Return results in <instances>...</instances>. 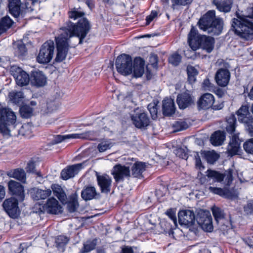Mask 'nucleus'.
Instances as JSON below:
<instances>
[{
  "mask_svg": "<svg viewBox=\"0 0 253 253\" xmlns=\"http://www.w3.org/2000/svg\"><path fill=\"white\" fill-rule=\"evenodd\" d=\"M84 12L76 8L69 12L70 18L76 19L81 18L77 24L69 21L58 30V36L55 38L57 48L56 62L63 61L67 56L69 47H74L79 43L81 44L83 40L90 29V25L87 19L82 17Z\"/></svg>",
  "mask_w": 253,
  "mask_h": 253,
  "instance_id": "1",
  "label": "nucleus"
},
{
  "mask_svg": "<svg viewBox=\"0 0 253 253\" xmlns=\"http://www.w3.org/2000/svg\"><path fill=\"white\" fill-rule=\"evenodd\" d=\"M248 15L238 16L233 18L232 26L235 33L242 39L250 40L253 39V4L247 9Z\"/></svg>",
  "mask_w": 253,
  "mask_h": 253,
  "instance_id": "2",
  "label": "nucleus"
},
{
  "mask_svg": "<svg viewBox=\"0 0 253 253\" xmlns=\"http://www.w3.org/2000/svg\"><path fill=\"white\" fill-rule=\"evenodd\" d=\"M200 29L212 35H220L223 28V20L215 16L214 10H210L204 14L199 20Z\"/></svg>",
  "mask_w": 253,
  "mask_h": 253,
  "instance_id": "3",
  "label": "nucleus"
},
{
  "mask_svg": "<svg viewBox=\"0 0 253 253\" xmlns=\"http://www.w3.org/2000/svg\"><path fill=\"white\" fill-rule=\"evenodd\" d=\"M188 42L193 50L201 48L208 53H210L214 48L215 41L211 37L198 35L196 30L192 28L188 34Z\"/></svg>",
  "mask_w": 253,
  "mask_h": 253,
  "instance_id": "4",
  "label": "nucleus"
},
{
  "mask_svg": "<svg viewBox=\"0 0 253 253\" xmlns=\"http://www.w3.org/2000/svg\"><path fill=\"white\" fill-rule=\"evenodd\" d=\"M16 121L14 113L9 109L3 108L0 104V132L3 135H10V132L16 126Z\"/></svg>",
  "mask_w": 253,
  "mask_h": 253,
  "instance_id": "5",
  "label": "nucleus"
},
{
  "mask_svg": "<svg viewBox=\"0 0 253 253\" xmlns=\"http://www.w3.org/2000/svg\"><path fill=\"white\" fill-rule=\"evenodd\" d=\"M53 41L49 40L44 42L41 47L37 60L39 63L46 64L53 58L54 51Z\"/></svg>",
  "mask_w": 253,
  "mask_h": 253,
  "instance_id": "6",
  "label": "nucleus"
},
{
  "mask_svg": "<svg viewBox=\"0 0 253 253\" xmlns=\"http://www.w3.org/2000/svg\"><path fill=\"white\" fill-rule=\"evenodd\" d=\"M117 71L123 75H128L132 72V60L131 57L124 54L119 56L116 61Z\"/></svg>",
  "mask_w": 253,
  "mask_h": 253,
  "instance_id": "7",
  "label": "nucleus"
},
{
  "mask_svg": "<svg viewBox=\"0 0 253 253\" xmlns=\"http://www.w3.org/2000/svg\"><path fill=\"white\" fill-rule=\"evenodd\" d=\"M11 74L15 80L16 84L20 86H26L30 82V76L22 68L13 65L10 68Z\"/></svg>",
  "mask_w": 253,
  "mask_h": 253,
  "instance_id": "8",
  "label": "nucleus"
},
{
  "mask_svg": "<svg viewBox=\"0 0 253 253\" xmlns=\"http://www.w3.org/2000/svg\"><path fill=\"white\" fill-rule=\"evenodd\" d=\"M19 200L15 197H10L5 199L3 203L2 207L6 213L11 218H15L20 213L18 207Z\"/></svg>",
  "mask_w": 253,
  "mask_h": 253,
  "instance_id": "9",
  "label": "nucleus"
},
{
  "mask_svg": "<svg viewBox=\"0 0 253 253\" xmlns=\"http://www.w3.org/2000/svg\"><path fill=\"white\" fill-rule=\"evenodd\" d=\"M133 125L138 128H145L149 125L150 119L147 114L138 109L134 110L131 116Z\"/></svg>",
  "mask_w": 253,
  "mask_h": 253,
  "instance_id": "10",
  "label": "nucleus"
},
{
  "mask_svg": "<svg viewBox=\"0 0 253 253\" xmlns=\"http://www.w3.org/2000/svg\"><path fill=\"white\" fill-rule=\"evenodd\" d=\"M207 175L210 178L215 179L218 182L224 180V184L229 186L233 181V170L228 169L224 174L218 171L209 169L206 171Z\"/></svg>",
  "mask_w": 253,
  "mask_h": 253,
  "instance_id": "11",
  "label": "nucleus"
},
{
  "mask_svg": "<svg viewBox=\"0 0 253 253\" xmlns=\"http://www.w3.org/2000/svg\"><path fill=\"white\" fill-rule=\"evenodd\" d=\"M178 221L181 225L190 227L194 225L196 216L191 210H182L178 212Z\"/></svg>",
  "mask_w": 253,
  "mask_h": 253,
  "instance_id": "12",
  "label": "nucleus"
},
{
  "mask_svg": "<svg viewBox=\"0 0 253 253\" xmlns=\"http://www.w3.org/2000/svg\"><path fill=\"white\" fill-rule=\"evenodd\" d=\"M8 189L11 194L14 196L19 201H23L25 198L23 186L19 182L10 180L8 184Z\"/></svg>",
  "mask_w": 253,
  "mask_h": 253,
  "instance_id": "13",
  "label": "nucleus"
},
{
  "mask_svg": "<svg viewBox=\"0 0 253 253\" xmlns=\"http://www.w3.org/2000/svg\"><path fill=\"white\" fill-rule=\"evenodd\" d=\"M31 85L36 87L44 86L47 83L45 75L41 71L36 70L32 71L30 75Z\"/></svg>",
  "mask_w": 253,
  "mask_h": 253,
  "instance_id": "14",
  "label": "nucleus"
},
{
  "mask_svg": "<svg viewBox=\"0 0 253 253\" xmlns=\"http://www.w3.org/2000/svg\"><path fill=\"white\" fill-rule=\"evenodd\" d=\"M112 174L117 182L123 181L125 178L128 177L130 175L129 168L120 165H116L113 168Z\"/></svg>",
  "mask_w": 253,
  "mask_h": 253,
  "instance_id": "15",
  "label": "nucleus"
},
{
  "mask_svg": "<svg viewBox=\"0 0 253 253\" xmlns=\"http://www.w3.org/2000/svg\"><path fill=\"white\" fill-rule=\"evenodd\" d=\"M96 175L98 185L100 188L101 192H109L112 184L111 178L107 174L99 175L98 173H96Z\"/></svg>",
  "mask_w": 253,
  "mask_h": 253,
  "instance_id": "16",
  "label": "nucleus"
},
{
  "mask_svg": "<svg viewBox=\"0 0 253 253\" xmlns=\"http://www.w3.org/2000/svg\"><path fill=\"white\" fill-rule=\"evenodd\" d=\"M230 76V74L228 70L221 68L217 71L215 80L218 85L225 86L229 83Z\"/></svg>",
  "mask_w": 253,
  "mask_h": 253,
  "instance_id": "17",
  "label": "nucleus"
},
{
  "mask_svg": "<svg viewBox=\"0 0 253 253\" xmlns=\"http://www.w3.org/2000/svg\"><path fill=\"white\" fill-rule=\"evenodd\" d=\"M82 168V164L74 165L63 169L61 172V177L64 180H67L77 174Z\"/></svg>",
  "mask_w": 253,
  "mask_h": 253,
  "instance_id": "18",
  "label": "nucleus"
},
{
  "mask_svg": "<svg viewBox=\"0 0 253 253\" xmlns=\"http://www.w3.org/2000/svg\"><path fill=\"white\" fill-rule=\"evenodd\" d=\"M241 142L238 134H234L232 135L227 147V152L229 155L233 156L238 154L240 149Z\"/></svg>",
  "mask_w": 253,
  "mask_h": 253,
  "instance_id": "19",
  "label": "nucleus"
},
{
  "mask_svg": "<svg viewBox=\"0 0 253 253\" xmlns=\"http://www.w3.org/2000/svg\"><path fill=\"white\" fill-rule=\"evenodd\" d=\"M43 208L47 212L52 214L58 213L61 211L62 209L58 201L54 198L48 199Z\"/></svg>",
  "mask_w": 253,
  "mask_h": 253,
  "instance_id": "20",
  "label": "nucleus"
},
{
  "mask_svg": "<svg viewBox=\"0 0 253 253\" xmlns=\"http://www.w3.org/2000/svg\"><path fill=\"white\" fill-rule=\"evenodd\" d=\"M238 121L244 124L248 123L253 117L250 115L249 107L247 105H242L237 111Z\"/></svg>",
  "mask_w": 253,
  "mask_h": 253,
  "instance_id": "21",
  "label": "nucleus"
},
{
  "mask_svg": "<svg viewBox=\"0 0 253 253\" xmlns=\"http://www.w3.org/2000/svg\"><path fill=\"white\" fill-rule=\"evenodd\" d=\"M214 102L213 95L207 93L203 95L198 101V106L201 109H208L211 108Z\"/></svg>",
  "mask_w": 253,
  "mask_h": 253,
  "instance_id": "22",
  "label": "nucleus"
},
{
  "mask_svg": "<svg viewBox=\"0 0 253 253\" xmlns=\"http://www.w3.org/2000/svg\"><path fill=\"white\" fill-rule=\"evenodd\" d=\"M31 195L34 200H44L49 197L51 194L50 189L42 190L37 188L31 190Z\"/></svg>",
  "mask_w": 253,
  "mask_h": 253,
  "instance_id": "23",
  "label": "nucleus"
},
{
  "mask_svg": "<svg viewBox=\"0 0 253 253\" xmlns=\"http://www.w3.org/2000/svg\"><path fill=\"white\" fill-rule=\"evenodd\" d=\"M175 107L173 100L166 98L163 101V112L165 116H170L175 113Z\"/></svg>",
  "mask_w": 253,
  "mask_h": 253,
  "instance_id": "24",
  "label": "nucleus"
},
{
  "mask_svg": "<svg viewBox=\"0 0 253 253\" xmlns=\"http://www.w3.org/2000/svg\"><path fill=\"white\" fill-rule=\"evenodd\" d=\"M15 125L17 126V124L15 123ZM32 128L33 127L30 124H25L22 125L20 129H16L15 128L13 131L10 132V135H7V136L10 135H15L16 134V132L18 133V134L21 135L22 136H24L26 137L30 136V134L32 132Z\"/></svg>",
  "mask_w": 253,
  "mask_h": 253,
  "instance_id": "25",
  "label": "nucleus"
},
{
  "mask_svg": "<svg viewBox=\"0 0 253 253\" xmlns=\"http://www.w3.org/2000/svg\"><path fill=\"white\" fill-rule=\"evenodd\" d=\"M133 73L135 77L142 76L144 72V61L140 57H136L134 60Z\"/></svg>",
  "mask_w": 253,
  "mask_h": 253,
  "instance_id": "26",
  "label": "nucleus"
},
{
  "mask_svg": "<svg viewBox=\"0 0 253 253\" xmlns=\"http://www.w3.org/2000/svg\"><path fill=\"white\" fill-rule=\"evenodd\" d=\"M21 2L20 0H10L8 8L10 13L14 17L17 18L21 13Z\"/></svg>",
  "mask_w": 253,
  "mask_h": 253,
  "instance_id": "27",
  "label": "nucleus"
},
{
  "mask_svg": "<svg viewBox=\"0 0 253 253\" xmlns=\"http://www.w3.org/2000/svg\"><path fill=\"white\" fill-rule=\"evenodd\" d=\"M176 101L180 109H184L189 106L192 103V98L188 93L178 94Z\"/></svg>",
  "mask_w": 253,
  "mask_h": 253,
  "instance_id": "28",
  "label": "nucleus"
},
{
  "mask_svg": "<svg viewBox=\"0 0 253 253\" xmlns=\"http://www.w3.org/2000/svg\"><path fill=\"white\" fill-rule=\"evenodd\" d=\"M213 3L220 11L225 13L230 11L232 3L231 0H213Z\"/></svg>",
  "mask_w": 253,
  "mask_h": 253,
  "instance_id": "29",
  "label": "nucleus"
},
{
  "mask_svg": "<svg viewBox=\"0 0 253 253\" xmlns=\"http://www.w3.org/2000/svg\"><path fill=\"white\" fill-rule=\"evenodd\" d=\"M145 164L142 162L135 163L131 168V174L134 177L141 178L145 170Z\"/></svg>",
  "mask_w": 253,
  "mask_h": 253,
  "instance_id": "30",
  "label": "nucleus"
},
{
  "mask_svg": "<svg viewBox=\"0 0 253 253\" xmlns=\"http://www.w3.org/2000/svg\"><path fill=\"white\" fill-rule=\"evenodd\" d=\"M97 195L96 189L93 186H86L82 191L81 196L85 200H90L95 198Z\"/></svg>",
  "mask_w": 253,
  "mask_h": 253,
  "instance_id": "31",
  "label": "nucleus"
},
{
  "mask_svg": "<svg viewBox=\"0 0 253 253\" xmlns=\"http://www.w3.org/2000/svg\"><path fill=\"white\" fill-rule=\"evenodd\" d=\"M224 133L221 131H215L211 137V142L214 146L221 145L225 140Z\"/></svg>",
  "mask_w": 253,
  "mask_h": 253,
  "instance_id": "32",
  "label": "nucleus"
},
{
  "mask_svg": "<svg viewBox=\"0 0 253 253\" xmlns=\"http://www.w3.org/2000/svg\"><path fill=\"white\" fill-rule=\"evenodd\" d=\"M14 54L19 58H21L24 56L27 52L25 45L21 42L18 41L14 44Z\"/></svg>",
  "mask_w": 253,
  "mask_h": 253,
  "instance_id": "33",
  "label": "nucleus"
},
{
  "mask_svg": "<svg viewBox=\"0 0 253 253\" xmlns=\"http://www.w3.org/2000/svg\"><path fill=\"white\" fill-rule=\"evenodd\" d=\"M114 145V143L109 139H102L97 145V150L100 153H103L110 149Z\"/></svg>",
  "mask_w": 253,
  "mask_h": 253,
  "instance_id": "34",
  "label": "nucleus"
},
{
  "mask_svg": "<svg viewBox=\"0 0 253 253\" xmlns=\"http://www.w3.org/2000/svg\"><path fill=\"white\" fill-rule=\"evenodd\" d=\"M8 175L10 177L17 179L22 182H25L26 173L23 169H15L8 173Z\"/></svg>",
  "mask_w": 253,
  "mask_h": 253,
  "instance_id": "35",
  "label": "nucleus"
},
{
  "mask_svg": "<svg viewBox=\"0 0 253 253\" xmlns=\"http://www.w3.org/2000/svg\"><path fill=\"white\" fill-rule=\"evenodd\" d=\"M51 188L54 194L62 202L66 201V196L61 187L58 184H52Z\"/></svg>",
  "mask_w": 253,
  "mask_h": 253,
  "instance_id": "36",
  "label": "nucleus"
},
{
  "mask_svg": "<svg viewBox=\"0 0 253 253\" xmlns=\"http://www.w3.org/2000/svg\"><path fill=\"white\" fill-rule=\"evenodd\" d=\"M12 25V21L8 16H4L0 20V34L5 32Z\"/></svg>",
  "mask_w": 253,
  "mask_h": 253,
  "instance_id": "37",
  "label": "nucleus"
},
{
  "mask_svg": "<svg viewBox=\"0 0 253 253\" xmlns=\"http://www.w3.org/2000/svg\"><path fill=\"white\" fill-rule=\"evenodd\" d=\"M236 119L234 115L230 116L227 119L226 130L230 133L234 132L236 127Z\"/></svg>",
  "mask_w": 253,
  "mask_h": 253,
  "instance_id": "38",
  "label": "nucleus"
},
{
  "mask_svg": "<svg viewBox=\"0 0 253 253\" xmlns=\"http://www.w3.org/2000/svg\"><path fill=\"white\" fill-rule=\"evenodd\" d=\"M211 213L209 211L199 210L197 211V215L196 216V221L198 224L207 219L209 217H211Z\"/></svg>",
  "mask_w": 253,
  "mask_h": 253,
  "instance_id": "39",
  "label": "nucleus"
},
{
  "mask_svg": "<svg viewBox=\"0 0 253 253\" xmlns=\"http://www.w3.org/2000/svg\"><path fill=\"white\" fill-rule=\"evenodd\" d=\"M202 222L200 223L198 225L202 228V229L206 231L211 232L213 230V225L212 223V217H209L207 219H205Z\"/></svg>",
  "mask_w": 253,
  "mask_h": 253,
  "instance_id": "40",
  "label": "nucleus"
},
{
  "mask_svg": "<svg viewBox=\"0 0 253 253\" xmlns=\"http://www.w3.org/2000/svg\"><path fill=\"white\" fill-rule=\"evenodd\" d=\"M188 81L190 84H193L196 81V77L198 75L197 70L192 66H188L187 68Z\"/></svg>",
  "mask_w": 253,
  "mask_h": 253,
  "instance_id": "41",
  "label": "nucleus"
},
{
  "mask_svg": "<svg viewBox=\"0 0 253 253\" xmlns=\"http://www.w3.org/2000/svg\"><path fill=\"white\" fill-rule=\"evenodd\" d=\"M96 245V240L87 241L84 244V247L81 250V253H85L94 250Z\"/></svg>",
  "mask_w": 253,
  "mask_h": 253,
  "instance_id": "42",
  "label": "nucleus"
},
{
  "mask_svg": "<svg viewBox=\"0 0 253 253\" xmlns=\"http://www.w3.org/2000/svg\"><path fill=\"white\" fill-rule=\"evenodd\" d=\"M79 204L77 201V196L74 194L72 197V201L67 205V208L70 212H75L78 208Z\"/></svg>",
  "mask_w": 253,
  "mask_h": 253,
  "instance_id": "43",
  "label": "nucleus"
},
{
  "mask_svg": "<svg viewBox=\"0 0 253 253\" xmlns=\"http://www.w3.org/2000/svg\"><path fill=\"white\" fill-rule=\"evenodd\" d=\"M212 212L215 220L217 223L224 217V214L223 211L218 207H213L212 208Z\"/></svg>",
  "mask_w": 253,
  "mask_h": 253,
  "instance_id": "44",
  "label": "nucleus"
},
{
  "mask_svg": "<svg viewBox=\"0 0 253 253\" xmlns=\"http://www.w3.org/2000/svg\"><path fill=\"white\" fill-rule=\"evenodd\" d=\"M33 109L28 105H23L20 109V112L22 117L28 118L33 113Z\"/></svg>",
  "mask_w": 253,
  "mask_h": 253,
  "instance_id": "45",
  "label": "nucleus"
},
{
  "mask_svg": "<svg viewBox=\"0 0 253 253\" xmlns=\"http://www.w3.org/2000/svg\"><path fill=\"white\" fill-rule=\"evenodd\" d=\"M172 126L174 131H179L187 129L189 126L186 122L180 120L174 122Z\"/></svg>",
  "mask_w": 253,
  "mask_h": 253,
  "instance_id": "46",
  "label": "nucleus"
},
{
  "mask_svg": "<svg viewBox=\"0 0 253 253\" xmlns=\"http://www.w3.org/2000/svg\"><path fill=\"white\" fill-rule=\"evenodd\" d=\"M205 158L209 163L213 164L218 160L219 156L215 152L208 151L205 154Z\"/></svg>",
  "mask_w": 253,
  "mask_h": 253,
  "instance_id": "47",
  "label": "nucleus"
},
{
  "mask_svg": "<svg viewBox=\"0 0 253 253\" xmlns=\"http://www.w3.org/2000/svg\"><path fill=\"white\" fill-rule=\"evenodd\" d=\"M181 56L180 54L174 53L171 54L169 58V63L173 66H176L180 63Z\"/></svg>",
  "mask_w": 253,
  "mask_h": 253,
  "instance_id": "48",
  "label": "nucleus"
},
{
  "mask_svg": "<svg viewBox=\"0 0 253 253\" xmlns=\"http://www.w3.org/2000/svg\"><path fill=\"white\" fill-rule=\"evenodd\" d=\"M174 153L177 157L180 158L187 159L188 158L187 149L186 147H180L174 150Z\"/></svg>",
  "mask_w": 253,
  "mask_h": 253,
  "instance_id": "49",
  "label": "nucleus"
},
{
  "mask_svg": "<svg viewBox=\"0 0 253 253\" xmlns=\"http://www.w3.org/2000/svg\"><path fill=\"white\" fill-rule=\"evenodd\" d=\"M243 147L247 153L253 155V138L247 140L244 143Z\"/></svg>",
  "mask_w": 253,
  "mask_h": 253,
  "instance_id": "50",
  "label": "nucleus"
},
{
  "mask_svg": "<svg viewBox=\"0 0 253 253\" xmlns=\"http://www.w3.org/2000/svg\"><path fill=\"white\" fill-rule=\"evenodd\" d=\"M148 109L151 115L152 119L155 120L157 118L158 109L157 105L155 103H150L148 105Z\"/></svg>",
  "mask_w": 253,
  "mask_h": 253,
  "instance_id": "51",
  "label": "nucleus"
},
{
  "mask_svg": "<svg viewBox=\"0 0 253 253\" xmlns=\"http://www.w3.org/2000/svg\"><path fill=\"white\" fill-rule=\"evenodd\" d=\"M10 96L14 102H19L20 101V99L24 97V94L22 91L11 92Z\"/></svg>",
  "mask_w": 253,
  "mask_h": 253,
  "instance_id": "52",
  "label": "nucleus"
},
{
  "mask_svg": "<svg viewBox=\"0 0 253 253\" xmlns=\"http://www.w3.org/2000/svg\"><path fill=\"white\" fill-rule=\"evenodd\" d=\"M69 241L68 238L64 236H59L56 240V244L57 247H62L68 243Z\"/></svg>",
  "mask_w": 253,
  "mask_h": 253,
  "instance_id": "53",
  "label": "nucleus"
},
{
  "mask_svg": "<svg viewBox=\"0 0 253 253\" xmlns=\"http://www.w3.org/2000/svg\"><path fill=\"white\" fill-rule=\"evenodd\" d=\"M26 169L27 172L36 173L40 175L39 172L37 171L36 170V165L33 161H30L27 164Z\"/></svg>",
  "mask_w": 253,
  "mask_h": 253,
  "instance_id": "54",
  "label": "nucleus"
},
{
  "mask_svg": "<svg viewBox=\"0 0 253 253\" xmlns=\"http://www.w3.org/2000/svg\"><path fill=\"white\" fill-rule=\"evenodd\" d=\"M65 135H54L52 141L50 142V144L51 145L57 144L59 143L62 142L65 139H66Z\"/></svg>",
  "mask_w": 253,
  "mask_h": 253,
  "instance_id": "55",
  "label": "nucleus"
},
{
  "mask_svg": "<svg viewBox=\"0 0 253 253\" xmlns=\"http://www.w3.org/2000/svg\"><path fill=\"white\" fill-rule=\"evenodd\" d=\"M209 190L210 192L219 196H223L225 194V191L221 188L210 186Z\"/></svg>",
  "mask_w": 253,
  "mask_h": 253,
  "instance_id": "56",
  "label": "nucleus"
},
{
  "mask_svg": "<svg viewBox=\"0 0 253 253\" xmlns=\"http://www.w3.org/2000/svg\"><path fill=\"white\" fill-rule=\"evenodd\" d=\"M149 62L153 68L157 69L158 67V58L156 54L151 53L149 56Z\"/></svg>",
  "mask_w": 253,
  "mask_h": 253,
  "instance_id": "57",
  "label": "nucleus"
},
{
  "mask_svg": "<svg viewBox=\"0 0 253 253\" xmlns=\"http://www.w3.org/2000/svg\"><path fill=\"white\" fill-rule=\"evenodd\" d=\"M94 132L93 131H88L82 133V137L84 139H87L90 140H95L96 139L93 137Z\"/></svg>",
  "mask_w": 253,
  "mask_h": 253,
  "instance_id": "58",
  "label": "nucleus"
},
{
  "mask_svg": "<svg viewBox=\"0 0 253 253\" xmlns=\"http://www.w3.org/2000/svg\"><path fill=\"white\" fill-rule=\"evenodd\" d=\"M193 0H172V5H185L190 3Z\"/></svg>",
  "mask_w": 253,
  "mask_h": 253,
  "instance_id": "59",
  "label": "nucleus"
},
{
  "mask_svg": "<svg viewBox=\"0 0 253 253\" xmlns=\"http://www.w3.org/2000/svg\"><path fill=\"white\" fill-rule=\"evenodd\" d=\"M246 126V128L250 134V135L253 136V118L248 122L245 124Z\"/></svg>",
  "mask_w": 253,
  "mask_h": 253,
  "instance_id": "60",
  "label": "nucleus"
},
{
  "mask_svg": "<svg viewBox=\"0 0 253 253\" xmlns=\"http://www.w3.org/2000/svg\"><path fill=\"white\" fill-rule=\"evenodd\" d=\"M158 13L156 11H152L151 14L147 16L146 20V25H149L150 23L157 16Z\"/></svg>",
  "mask_w": 253,
  "mask_h": 253,
  "instance_id": "61",
  "label": "nucleus"
},
{
  "mask_svg": "<svg viewBox=\"0 0 253 253\" xmlns=\"http://www.w3.org/2000/svg\"><path fill=\"white\" fill-rule=\"evenodd\" d=\"M212 87L209 79H206L204 81L203 83V87L205 89L209 90L210 88Z\"/></svg>",
  "mask_w": 253,
  "mask_h": 253,
  "instance_id": "62",
  "label": "nucleus"
},
{
  "mask_svg": "<svg viewBox=\"0 0 253 253\" xmlns=\"http://www.w3.org/2000/svg\"><path fill=\"white\" fill-rule=\"evenodd\" d=\"M82 136H83L82 134L75 133V134L66 135V137L67 138V139L83 138Z\"/></svg>",
  "mask_w": 253,
  "mask_h": 253,
  "instance_id": "63",
  "label": "nucleus"
},
{
  "mask_svg": "<svg viewBox=\"0 0 253 253\" xmlns=\"http://www.w3.org/2000/svg\"><path fill=\"white\" fill-rule=\"evenodd\" d=\"M245 210L249 212H252L253 211V203L251 202L248 203L245 207Z\"/></svg>",
  "mask_w": 253,
  "mask_h": 253,
  "instance_id": "64",
  "label": "nucleus"
}]
</instances>
